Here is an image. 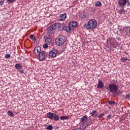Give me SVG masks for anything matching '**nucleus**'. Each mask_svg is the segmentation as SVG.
I'll return each mask as SVG.
<instances>
[{
    "label": "nucleus",
    "mask_w": 130,
    "mask_h": 130,
    "mask_svg": "<svg viewBox=\"0 0 130 130\" xmlns=\"http://www.w3.org/2000/svg\"><path fill=\"white\" fill-rule=\"evenodd\" d=\"M97 27V21L95 19H90L88 21L87 25H85V28L87 30H94Z\"/></svg>",
    "instance_id": "1"
},
{
    "label": "nucleus",
    "mask_w": 130,
    "mask_h": 130,
    "mask_svg": "<svg viewBox=\"0 0 130 130\" xmlns=\"http://www.w3.org/2000/svg\"><path fill=\"white\" fill-rule=\"evenodd\" d=\"M109 91L112 94H116L118 91V84L116 81H114L109 84Z\"/></svg>",
    "instance_id": "2"
},
{
    "label": "nucleus",
    "mask_w": 130,
    "mask_h": 130,
    "mask_svg": "<svg viewBox=\"0 0 130 130\" xmlns=\"http://www.w3.org/2000/svg\"><path fill=\"white\" fill-rule=\"evenodd\" d=\"M64 42H66V37L62 36H58L55 40V43L58 46L63 45V44H64Z\"/></svg>",
    "instance_id": "3"
},
{
    "label": "nucleus",
    "mask_w": 130,
    "mask_h": 130,
    "mask_svg": "<svg viewBox=\"0 0 130 130\" xmlns=\"http://www.w3.org/2000/svg\"><path fill=\"white\" fill-rule=\"evenodd\" d=\"M87 116H84L80 119L81 122H83L82 124L83 127H86V126H88L89 124H90L91 122H87Z\"/></svg>",
    "instance_id": "4"
},
{
    "label": "nucleus",
    "mask_w": 130,
    "mask_h": 130,
    "mask_svg": "<svg viewBox=\"0 0 130 130\" xmlns=\"http://www.w3.org/2000/svg\"><path fill=\"white\" fill-rule=\"evenodd\" d=\"M118 5L120 7H124L125 5L127 7H130V2L128 0H118Z\"/></svg>",
    "instance_id": "5"
},
{
    "label": "nucleus",
    "mask_w": 130,
    "mask_h": 130,
    "mask_svg": "<svg viewBox=\"0 0 130 130\" xmlns=\"http://www.w3.org/2000/svg\"><path fill=\"white\" fill-rule=\"evenodd\" d=\"M78 26V23L76 21H72L69 24V29H70V31H73L75 29V28H77V26Z\"/></svg>",
    "instance_id": "6"
},
{
    "label": "nucleus",
    "mask_w": 130,
    "mask_h": 130,
    "mask_svg": "<svg viewBox=\"0 0 130 130\" xmlns=\"http://www.w3.org/2000/svg\"><path fill=\"white\" fill-rule=\"evenodd\" d=\"M58 53V51L56 49H53L49 53V56H50V57H55L57 54Z\"/></svg>",
    "instance_id": "7"
},
{
    "label": "nucleus",
    "mask_w": 130,
    "mask_h": 130,
    "mask_svg": "<svg viewBox=\"0 0 130 130\" xmlns=\"http://www.w3.org/2000/svg\"><path fill=\"white\" fill-rule=\"evenodd\" d=\"M60 27V24H59L58 23H56L54 24H53L52 25V26L51 27H48V30H56V29H58V28H59Z\"/></svg>",
    "instance_id": "8"
},
{
    "label": "nucleus",
    "mask_w": 130,
    "mask_h": 130,
    "mask_svg": "<svg viewBox=\"0 0 130 130\" xmlns=\"http://www.w3.org/2000/svg\"><path fill=\"white\" fill-rule=\"evenodd\" d=\"M38 55H39V58L40 60H44L45 59V52L43 51L40 53Z\"/></svg>",
    "instance_id": "9"
},
{
    "label": "nucleus",
    "mask_w": 130,
    "mask_h": 130,
    "mask_svg": "<svg viewBox=\"0 0 130 130\" xmlns=\"http://www.w3.org/2000/svg\"><path fill=\"white\" fill-rule=\"evenodd\" d=\"M34 52L36 55L41 53V47L40 46L36 47L34 49Z\"/></svg>",
    "instance_id": "10"
},
{
    "label": "nucleus",
    "mask_w": 130,
    "mask_h": 130,
    "mask_svg": "<svg viewBox=\"0 0 130 130\" xmlns=\"http://www.w3.org/2000/svg\"><path fill=\"white\" fill-rule=\"evenodd\" d=\"M66 19H67V13H64L60 14L59 16L58 20L59 21H66Z\"/></svg>",
    "instance_id": "11"
},
{
    "label": "nucleus",
    "mask_w": 130,
    "mask_h": 130,
    "mask_svg": "<svg viewBox=\"0 0 130 130\" xmlns=\"http://www.w3.org/2000/svg\"><path fill=\"white\" fill-rule=\"evenodd\" d=\"M45 41L48 45H49V44H52V39H51L50 37L46 38Z\"/></svg>",
    "instance_id": "12"
},
{
    "label": "nucleus",
    "mask_w": 130,
    "mask_h": 130,
    "mask_svg": "<svg viewBox=\"0 0 130 130\" xmlns=\"http://www.w3.org/2000/svg\"><path fill=\"white\" fill-rule=\"evenodd\" d=\"M90 114L91 116H92L93 117H96V116H98L99 114L96 110H94L90 113Z\"/></svg>",
    "instance_id": "13"
},
{
    "label": "nucleus",
    "mask_w": 130,
    "mask_h": 130,
    "mask_svg": "<svg viewBox=\"0 0 130 130\" xmlns=\"http://www.w3.org/2000/svg\"><path fill=\"white\" fill-rule=\"evenodd\" d=\"M104 87V84H103V82L101 80H99L98 82V84L97 85V88L99 89H102Z\"/></svg>",
    "instance_id": "14"
},
{
    "label": "nucleus",
    "mask_w": 130,
    "mask_h": 130,
    "mask_svg": "<svg viewBox=\"0 0 130 130\" xmlns=\"http://www.w3.org/2000/svg\"><path fill=\"white\" fill-rule=\"evenodd\" d=\"M53 116H54L53 113L49 112L47 114V117L49 119H53Z\"/></svg>",
    "instance_id": "15"
},
{
    "label": "nucleus",
    "mask_w": 130,
    "mask_h": 130,
    "mask_svg": "<svg viewBox=\"0 0 130 130\" xmlns=\"http://www.w3.org/2000/svg\"><path fill=\"white\" fill-rule=\"evenodd\" d=\"M15 68L16 70H22V69H23V66L17 63L15 65Z\"/></svg>",
    "instance_id": "16"
},
{
    "label": "nucleus",
    "mask_w": 130,
    "mask_h": 130,
    "mask_svg": "<svg viewBox=\"0 0 130 130\" xmlns=\"http://www.w3.org/2000/svg\"><path fill=\"white\" fill-rule=\"evenodd\" d=\"M62 30H64L65 31H67V32H71V30L70 29V27H68L67 25H64L62 27Z\"/></svg>",
    "instance_id": "17"
},
{
    "label": "nucleus",
    "mask_w": 130,
    "mask_h": 130,
    "mask_svg": "<svg viewBox=\"0 0 130 130\" xmlns=\"http://www.w3.org/2000/svg\"><path fill=\"white\" fill-rule=\"evenodd\" d=\"M29 38L34 41V42H36V36L34 35H31L30 36Z\"/></svg>",
    "instance_id": "18"
},
{
    "label": "nucleus",
    "mask_w": 130,
    "mask_h": 130,
    "mask_svg": "<svg viewBox=\"0 0 130 130\" xmlns=\"http://www.w3.org/2000/svg\"><path fill=\"white\" fill-rule=\"evenodd\" d=\"M61 120H65L66 119H69V117L68 116H62L60 117Z\"/></svg>",
    "instance_id": "19"
},
{
    "label": "nucleus",
    "mask_w": 130,
    "mask_h": 130,
    "mask_svg": "<svg viewBox=\"0 0 130 130\" xmlns=\"http://www.w3.org/2000/svg\"><path fill=\"white\" fill-rule=\"evenodd\" d=\"M54 120L55 121H57L58 120H59V117L57 115H55L53 116Z\"/></svg>",
    "instance_id": "20"
},
{
    "label": "nucleus",
    "mask_w": 130,
    "mask_h": 130,
    "mask_svg": "<svg viewBox=\"0 0 130 130\" xmlns=\"http://www.w3.org/2000/svg\"><path fill=\"white\" fill-rule=\"evenodd\" d=\"M102 5V4H101V2L99 1L97 2L95 4V7H101Z\"/></svg>",
    "instance_id": "21"
},
{
    "label": "nucleus",
    "mask_w": 130,
    "mask_h": 130,
    "mask_svg": "<svg viewBox=\"0 0 130 130\" xmlns=\"http://www.w3.org/2000/svg\"><path fill=\"white\" fill-rule=\"evenodd\" d=\"M121 60L123 62H124L126 60H128V59H127L126 58L124 57H121Z\"/></svg>",
    "instance_id": "22"
},
{
    "label": "nucleus",
    "mask_w": 130,
    "mask_h": 130,
    "mask_svg": "<svg viewBox=\"0 0 130 130\" xmlns=\"http://www.w3.org/2000/svg\"><path fill=\"white\" fill-rule=\"evenodd\" d=\"M108 103L109 105H114V104H115V102L110 101H108Z\"/></svg>",
    "instance_id": "23"
},
{
    "label": "nucleus",
    "mask_w": 130,
    "mask_h": 130,
    "mask_svg": "<svg viewBox=\"0 0 130 130\" xmlns=\"http://www.w3.org/2000/svg\"><path fill=\"white\" fill-rule=\"evenodd\" d=\"M105 114L104 113H102V114H101L100 115H99V116H98V118H102V117H103V116H104Z\"/></svg>",
    "instance_id": "24"
},
{
    "label": "nucleus",
    "mask_w": 130,
    "mask_h": 130,
    "mask_svg": "<svg viewBox=\"0 0 130 130\" xmlns=\"http://www.w3.org/2000/svg\"><path fill=\"white\" fill-rule=\"evenodd\" d=\"M52 128H53V127L52 126V125H49V126H47V127L46 128V129L51 130L52 129Z\"/></svg>",
    "instance_id": "25"
},
{
    "label": "nucleus",
    "mask_w": 130,
    "mask_h": 130,
    "mask_svg": "<svg viewBox=\"0 0 130 130\" xmlns=\"http://www.w3.org/2000/svg\"><path fill=\"white\" fill-rule=\"evenodd\" d=\"M8 115H10V116H14V113H12V112L9 111L8 112Z\"/></svg>",
    "instance_id": "26"
},
{
    "label": "nucleus",
    "mask_w": 130,
    "mask_h": 130,
    "mask_svg": "<svg viewBox=\"0 0 130 130\" xmlns=\"http://www.w3.org/2000/svg\"><path fill=\"white\" fill-rule=\"evenodd\" d=\"M123 12H124V9H120L118 11V13H119V14H123Z\"/></svg>",
    "instance_id": "27"
},
{
    "label": "nucleus",
    "mask_w": 130,
    "mask_h": 130,
    "mask_svg": "<svg viewBox=\"0 0 130 130\" xmlns=\"http://www.w3.org/2000/svg\"><path fill=\"white\" fill-rule=\"evenodd\" d=\"M16 0H7V3H9L10 4H13V3H15Z\"/></svg>",
    "instance_id": "28"
},
{
    "label": "nucleus",
    "mask_w": 130,
    "mask_h": 130,
    "mask_svg": "<svg viewBox=\"0 0 130 130\" xmlns=\"http://www.w3.org/2000/svg\"><path fill=\"white\" fill-rule=\"evenodd\" d=\"M11 57V55L10 54H6L5 55V58H10Z\"/></svg>",
    "instance_id": "29"
},
{
    "label": "nucleus",
    "mask_w": 130,
    "mask_h": 130,
    "mask_svg": "<svg viewBox=\"0 0 130 130\" xmlns=\"http://www.w3.org/2000/svg\"><path fill=\"white\" fill-rule=\"evenodd\" d=\"M43 48H47L48 47V45L47 44H44L43 45Z\"/></svg>",
    "instance_id": "30"
},
{
    "label": "nucleus",
    "mask_w": 130,
    "mask_h": 130,
    "mask_svg": "<svg viewBox=\"0 0 130 130\" xmlns=\"http://www.w3.org/2000/svg\"><path fill=\"white\" fill-rule=\"evenodd\" d=\"M111 118V115L109 114L107 117V120H109Z\"/></svg>",
    "instance_id": "31"
},
{
    "label": "nucleus",
    "mask_w": 130,
    "mask_h": 130,
    "mask_svg": "<svg viewBox=\"0 0 130 130\" xmlns=\"http://www.w3.org/2000/svg\"><path fill=\"white\" fill-rule=\"evenodd\" d=\"M4 0H0V6L4 5Z\"/></svg>",
    "instance_id": "32"
},
{
    "label": "nucleus",
    "mask_w": 130,
    "mask_h": 130,
    "mask_svg": "<svg viewBox=\"0 0 130 130\" xmlns=\"http://www.w3.org/2000/svg\"><path fill=\"white\" fill-rule=\"evenodd\" d=\"M126 99H130V94H127L126 95Z\"/></svg>",
    "instance_id": "33"
},
{
    "label": "nucleus",
    "mask_w": 130,
    "mask_h": 130,
    "mask_svg": "<svg viewBox=\"0 0 130 130\" xmlns=\"http://www.w3.org/2000/svg\"><path fill=\"white\" fill-rule=\"evenodd\" d=\"M19 73H21V74H23V73H24V71H23V70H19Z\"/></svg>",
    "instance_id": "34"
},
{
    "label": "nucleus",
    "mask_w": 130,
    "mask_h": 130,
    "mask_svg": "<svg viewBox=\"0 0 130 130\" xmlns=\"http://www.w3.org/2000/svg\"><path fill=\"white\" fill-rule=\"evenodd\" d=\"M73 130H80V128H76L74 129H73Z\"/></svg>",
    "instance_id": "35"
}]
</instances>
